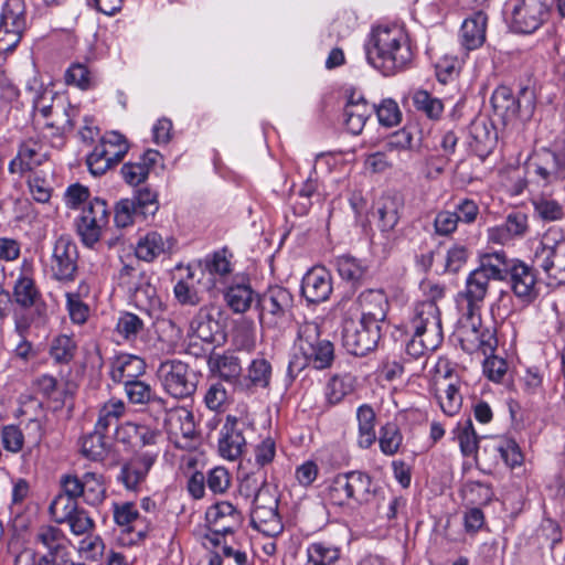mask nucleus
Instances as JSON below:
<instances>
[{"label":"nucleus","instance_id":"nucleus-1","mask_svg":"<svg viewBox=\"0 0 565 565\" xmlns=\"http://www.w3.org/2000/svg\"><path fill=\"white\" fill-rule=\"evenodd\" d=\"M365 54L367 62L384 76L405 71L414 55L407 34L397 25L374 28Z\"/></svg>","mask_w":565,"mask_h":565},{"label":"nucleus","instance_id":"nucleus-2","mask_svg":"<svg viewBox=\"0 0 565 565\" xmlns=\"http://www.w3.org/2000/svg\"><path fill=\"white\" fill-rule=\"evenodd\" d=\"M295 348L301 356L294 355L287 367V384H291L306 366L316 370L329 369L334 361V347L320 335V327L315 321L299 326Z\"/></svg>","mask_w":565,"mask_h":565},{"label":"nucleus","instance_id":"nucleus-3","mask_svg":"<svg viewBox=\"0 0 565 565\" xmlns=\"http://www.w3.org/2000/svg\"><path fill=\"white\" fill-rule=\"evenodd\" d=\"M405 333L411 335L406 354L413 359L435 351L443 342L441 320L438 307L431 302L416 303L404 323Z\"/></svg>","mask_w":565,"mask_h":565},{"label":"nucleus","instance_id":"nucleus-4","mask_svg":"<svg viewBox=\"0 0 565 565\" xmlns=\"http://www.w3.org/2000/svg\"><path fill=\"white\" fill-rule=\"evenodd\" d=\"M532 263L553 282L565 284V232L550 227L536 246Z\"/></svg>","mask_w":565,"mask_h":565},{"label":"nucleus","instance_id":"nucleus-5","mask_svg":"<svg viewBox=\"0 0 565 565\" xmlns=\"http://www.w3.org/2000/svg\"><path fill=\"white\" fill-rule=\"evenodd\" d=\"M294 307L292 294L285 287L271 286L257 296L256 308L262 329L280 332L288 323Z\"/></svg>","mask_w":565,"mask_h":565},{"label":"nucleus","instance_id":"nucleus-6","mask_svg":"<svg viewBox=\"0 0 565 565\" xmlns=\"http://www.w3.org/2000/svg\"><path fill=\"white\" fill-rule=\"evenodd\" d=\"M157 376L163 391L175 399L192 397L200 381V373L178 359L161 362Z\"/></svg>","mask_w":565,"mask_h":565},{"label":"nucleus","instance_id":"nucleus-7","mask_svg":"<svg viewBox=\"0 0 565 565\" xmlns=\"http://www.w3.org/2000/svg\"><path fill=\"white\" fill-rule=\"evenodd\" d=\"M119 279L120 286L134 305L150 317L158 318L162 310V301L149 277L130 265H124L119 271Z\"/></svg>","mask_w":565,"mask_h":565},{"label":"nucleus","instance_id":"nucleus-8","mask_svg":"<svg viewBox=\"0 0 565 565\" xmlns=\"http://www.w3.org/2000/svg\"><path fill=\"white\" fill-rule=\"evenodd\" d=\"M494 114L504 122H511L518 117L529 119L535 108V94L527 86L520 88L515 96L507 85L498 86L490 98Z\"/></svg>","mask_w":565,"mask_h":565},{"label":"nucleus","instance_id":"nucleus-9","mask_svg":"<svg viewBox=\"0 0 565 565\" xmlns=\"http://www.w3.org/2000/svg\"><path fill=\"white\" fill-rule=\"evenodd\" d=\"M129 150L126 137L118 131L107 132L87 156L86 164L93 175H103L118 164Z\"/></svg>","mask_w":565,"mask_h":565},{"label":"nucleus","instance_id":"nucleus-10","mask_svg":"<svg viewBox=\"0 0 565 565\" xmlns=\"http://www.w3.org/2000/svg\"><path fill=\"white\" fill-rule=\"evenodd\" d=\"M382 327L363 319L345 318L342 322V345L353 355L364 356L373 351L381 339Z\"/></svg>","mask_w":565,"mask_h":565},{"label":"nucleus","instance_id":"nucleus-11","mask_svg":"<svg viewBox=\"0 0 565 565\" xmlns=\"http://www.w3.org/2000/svg\"><path fill=\"white\" fill-rule=\"evenodd\" d=\"M552 14V0H513L511 28L531 34L546 23Z\"/></svg>","mask_w":565,"mask_h":565},{"label":"nucleus","instance_id":"nucleus-12","mask_svg":"<svg viewBox=\"0 0 565 565\" xmlns=\"http://www.w3.org/2000/svg\"><path fill=\"white\" fill-rule=\"evenodd\" d=\"M33 110L43 118L54 117L52 121L46 122L47 127H55L63 132L74 128L73 118L77 109L66 102L63 97H56L51 90H43L33 98Z\"/></svg>","mask_w":565,"mask_h":565},{"label":"nucleus","instance_id":"nucleus-13","mask_svg":"<svg viewBox=\"0 0 565 565\" xmlns=\"http://www.w3.org/2000/svg\"><path fill=\"white\" fill-rule=\"evenodd\" d=\"M26 28L24 0H7L0 14V52H10L19 44Z\"/></svg>","mask_w":565,"mask_h":565},{"label":"nucleus","instance_id":"nucleus-14","mask_svg":"<svg viewBox=\"0 0 565 565\" xmlns=\"http://www.w3.org/2000/svg\"><path fill=\"white\" fill-rule=\"evenodd\" d=\"M109 210L105 200L90 199L83 207L76 228L84 245L93 247L102 237V231L109 221Z\"/></svg>","mask_w":565,"mask_h":565},{"label":"nucleus","instance_id":"nucleus-15","mask_svg":"<svg viewBox=\"0 0 565 565\" xmlns=\"http://www.w3.org/2000/svg\"><path fill=\"white\" fill-rule=\"evenodd\" d=\"M278 499L267 487H260L254 495V508L250 513V524L267 536H276L282 531V524L277 511Z\"/></svg>","mask_w":565,"mask_h":565},{"label":"nucleus","instance_id":"nucleus-16","mask_svg":"<svg viewBox=\"0 0 565 565\" xmlns=\"http://www.w3.org/2000/svg\"><path fill=\"white\" fill-rule=\"evenodd\" d=\"M536 266L530 265L519 258H512L507 282L518 298L524 305H530L540 295Z\"/></svg>","mask_w":565,"mask_h":565},{"label":"nucleus","instance_id":"nucleus-17","mask_svg":"<svg viewBox=\"0 0 565 565\" xmlns=\"http://www.w3.org/2000/svg\"><path fill=\"white\" fill-rule=\"evenodd\" d=\"M78 252L76 243L67 235H61L54 243L50 268L57 281H74L77 273Z\"/></svg>","mask_w":565,"mask_h":565},{"label":"nucleus","instance_id":"nucleus-18","mask_svg":"<svg viewBox=\"0 0 565 565\" xmlns=\"http://www.w3.org/2000/svg\"><path fill=\"white\" fill-rule=\"evenodd\" d=\"M489 282L484 274L477 269L468 275L465 289L459 291L456 297L457 307L462 318L473 319L479 313L480 306L488 292Z\"/></svg>","mask_w":565,"mask_h":565},{"label":"nucleus","instance_id":"nucleus-19","mask_svg":"<svg viewBox=\"0 0 565 565\" xmlns=\"http://www.w3.org/2000/svg\"><path fill=\"white\" fill-rule=\"evenodd\" d=\"M245 424L232 415H227L220 431L218 451L228 460L237 459L246 447V439L243 435Z\"/></svg>","mask_w":565,"mask_h":565},{"label":"nucleus","instance_id":"nucleus-20","mask_svg":"<svg viewBox=\"0 0 565 565\" xmlns=\"http://www.w3.org/2000/svg\"><path fill=\"white\" fill-rule=\"evenodd\" d=\"M26 435L19 426L7 425L1 430L3 448L12 454L22 451L25 438L33 447H38L43 438V427L39 419H31L25 425Z\"/></svg>","mask_w":565,"mask_h":565},{"label":"nucleus","instance_id":"nucleus-21","mask_svg":"<svg viewBox=\"0 0 565 565\" xmlns=\"http://www.w3.org/2000/svg\"><path fill=\"white\" fill-rule=\"evenodd\" d=\"M113 514L115 523L122 527L124 532L136 535L135 541L146 539L152 529L151 521L141 516L132 502L114 503Z\"/></svg>","mask_w":565,"mask_h":565},{"label":"nucleus","instance_id":"nucleus-22","mask_svg":"<svg viewBox=\"0 0 565 565\" xmlns=\"http://www.w3.org/2000/svg\"><path fill=\"white\" fill-rule=\"evenodd\" d=\"M332 277L322 266L309 269L301 281V294L310 303L327 301L332 294Z\"/></svg>","mask_w":565,"mask_h":565},{"label":"nucleus","instance_id":"nucleus-23","mask_svg":"<svg viewBox=\"0 0 565 565\" xmlns=\"http://www.w3.org/2000/svg\"><path fill=\"white\" fill-rule=\"evenodd\" d=\"M527 232V215L521 211H513L507 215L502 224L488 230V239L494 244L507 245L523 238Z\"/></svg>","mask_w":565,"mask_h":565},{"label":"nucleus","instance_id":"nucleus-24","mask_svg":"<svg viewBox=\"0 0 565 565\" xmlns=\"http://www.w3.org/2000/svg\"><path fill=\"white\" fill-rule=\"evenodd\" d=\"M469 322V329L466 326L462 327L461 347L465 351L472 352L479 350L483 355H490L497 348V338L490 330H480V317L477 313L472 318H463Z\"/></svg>","mask_w":565,"mask_h":565},{"label":"nucleus","instance_id":"nucleus-25","mask_svg":"<svg viewBox=\"0 0 565 565\" xmlns=\"http://www.w3.org/2000/svg\"><path fill=\"white\" fill-rule=\"evenodd\" d=\"M361 318L364 321L381 326L385 321L388 311V299L382 289H366L358 297Z\"/></svg>","mask_w":565,"mask_h":565},{"label":"nucleus","instance_id":"nucleus-26","mask_svg":"<svg viewBox=\"0 0 565 565\" xmlns=\"http://www.w3.org/2000/svg\"><path fill=\"white\" fill-rule=\"evenodd\" d=\"M161 154L153 149L146 150L139 156L137 161H128L121 166L120 174L124 181L131 185L138 186L146 182L150 171L156 167L160 160Z\"/></svg>","mask_w":565,"mask_h":565},{"label":"nucleus","instance_id":"nucleus-27","mask_svg":"<svg viewBox=\"0 0 565 565\" xmlns=\"http://www.w3.org/2000/svg\"><path fill=\"white\" fill-rule=\"evenodd\" d=\"M156 457L150 454H142L131 458L121 466L118 480L127 490L136 491L145 481L149 470L154 463Z\"/></svg>","mask_w":565,"mask_h":565},{"label":"nucleus","instance_id":"nucleus-28","mask_svg":"<svg viewBox=\"0 0 565 565\" xmlns=\"http://www.w3.org/2000/svg\"><path fill=\"white\" fill-rule=\"evenodd\" d=\"M249 281L233 280L224 290L223 298L226 306L234 313H245L257 300V296Z\"/></svg>","mask_w":565,"mask_h":565},{"label":"nucleus","instance_id":"nucleus-29","mask_svg":"<svg viewBox=\"0 0 565 565\" xmlns=\"http://www.w3.org/2000/svg\"><path fill=\"white\" fill-rule=\"evenodd\" d=\"M174 244L173 237L164 238L160 233L151 231L139 238L135 254L138 259L150 263L160 255L171 252Z\"/></svg>","mask_w":565,"mask_h":565},{"label":"nucleus","instance_id":"nucleus-30","mask_svg":"<svg viewBox=\"0 0 565 565\" xmlns=\"http://www.w3.org/2000/svg\"><path fill=\"white\" fill-rule=\"evenodd\" d=\"M146 373V362L134 354H119L111 362L110 377L115 383L139 380Z\"/></svg>","mask_w":565,"mask_h":565},{"label":"nucleus","instance_id":"nucleus-31","mask_svg":"<svg viewBox=\"0 0 565 565\" xmlns=\"http://www.w3.org/2000/svg\"><path fill=\"white\" fill-rule=\"evenodd\" d=\"M487 22V14L482 11L475 12L462 22L459 38L467 51L477 50L484 43Z\"/></svg>","mask_w":565,"mask_h":565},{"label":"nucleus","instance_id":"nucleus-32","mask_svg":"<svg viewBox=\"0 0 565 565\" xmlns=\"http://www.w3.org/2000/svg\"><path fill=\"white\" fill-rule=\"evenodd\" d=\"M403 207V199L397 193L384 194L379 200L375 213L379 217L377 227L382 233H390L395 228L398 224Z\"/></svg>","mask_w":565,"mask_h":565},{"label":"nucleus","instance_id":"nucleus-33","mask_svg":"<svg viewBox=\"0 0 565 565\" xmlns=\"http://www.w3.org/2000/svg\"><path fill=\"white\" fill-rule=\"evenodd\" d=\"M164 428L170 435H181L185 439H193L196 430L193 414L184 407L163 411Z\"/></svg>","mask_w":565,"mask_h":565},{"label":"nucleus","instance_id":"nucleus-34","mask_svg":"<svg viewBox=\"0 0 565 565\" xmlns=\"http://www.w3.org/2000/svg\"><path fill=\"white\" fill-rule=\"evenodd\" d=\"M220 333V323L213 317L212 309L202 307L190 322L189 334L201 341L213 344Z\"/></svg>","mask_w":565,"mask_h":565},{"label":"nucleus","instance_id":"nucleus-35","mask_svg":"<svg viewBox=\"0 0 565 565\" xmlns=\"http://www.w3.org/2000/svg\"><path fill=\"white\" fill-rule=\"evenodd\" d=\"M126 396L131 404H149L154 411H166L167 401L153 394L151 386L140 380L122 384Z\"/></svg>","mask_w":565,"mask_h":565},{"label":"nucleus","instance_id":"nucleus-36","mask_svg":"<svg viewBox=\"0 0 565 565\" xmlns=\"http://www.w3.org/2000/svg\"><path fill=\"white\" fill-rule=\"evenodd\" d=\"M34 541L47 550L46 555L62 556L65 552H68L70 541L65 533L60 527L51 524L41 525L36 530Z\"/></svg>","mask_w":565,"mask_h":565},{"label":"nucleus","instance_id":"nucleus-37","mask_svg":"<svg viewBox=\"0 0 565 565\" xmlns=\"http://www.w3.org/2000/svg\"><path fill=\"white\" fill-rule=\"evenodd\" d=\"M511 259L512 258H509L504 252L486 254L480 258V265L476 269L484 274L489 281H503L507 280Z\"/></svg>","mask_w":565,"mask_h":565},{"label":"nucleus","instance_id":"nucleus-38","mask_svg":"<svg viewBox=\"0 0 565 565\" xmlns=\"http://www.w3.org/2000/svg\"><path fill=\"white\" fill-rule=\"evenodd\" d=\"M356 420L359 427L358 444L361 448L367 449L376 440V415L373 407L369 404L360 405L356 409Z\"/></svg>","mask_w":565,"mask_h":565},{"label":"nucleus","instance_id":"nucleus-39","mask_svg":"<svg viewBox=\"0 0 565 565\" xmlns=\"http://www.w3.org/2000/svg\"><path fill=\"white\" fill-rule=\"evenodd\" d=\"M350 472L351 478V491L353 493V502L358 504L370 503L377 493V486L374 483L372 477L361 470H352Z\"/></svg>","mask_w":565,"mask_h":565},{"label":"nucleus","instance_id":"nucleus-40","mask_svg":"<svg viewBox=\"0 0 565 565\" xmlns=\"http://www.w3.org/2000/svg\"><path fill=\"white\" fill-rule=\"evenodd\" d=\"M529 167L545 183L561 181L548 147L535 151L530 158Z\"/></svg>","mask_w":565,"mask_h":565},{"label":"nucleus","instance_id":"nucleus-41","mask_svg":"<svg viewBox=\"0 0 565 565\" xmlns=\"http://www.w3.org/2000/svg\"><path fill=\"white\" fill-rule=\"evenodd\" d=\"M335 267L340 277L352 286L359 285L367 274V266L351 255H341L335 258Z\"/></svg>","mask_w":565,"mask_h":565},{"label":"nucleus","instance_id":"nucleus-42","mask_svg":"<svg viewBox=\"0 0 565 565\" xmlns=\"http://www.w3.org/2000/svg\"><path fill=\"white\" fill-rule=\"evenodd\" d=\"M207 363L212 372L227 382L236 380L242 372L239 359L233 354H212Z\"/></svg>","mask_w":565,"mask_h":565},{"label":"nucleus","instance_id":"nucleus-43","mask_svg":"<svg viewBox=\"0 0 565 565\" xmlns=\"http://www.w3.org/2000/svg\"><path fill=\"white\" fill-rule=\"evenodd\" d=\"M354 377L351 374L334 375L326 385L324 396L330 406H334L343 401L354 390Z\"/></svg>","mask_w":565,"mask_h":565},{"label":"nucleus","instance_id":"nucleus-44","mask_svg":"<svg viewBox=\"0 0 565 565\" xmlns=\"http://www.w3.org/2000/svg\"><path fill=\"white\" fill-rule=\"evenodd\" d=\"M105 433L95 428L93 433L82 439L81 451L89 460L102 461L106 458L109 445L106 441Z\"/></svg>","mask_w":565,"mask_h":565},{"label":"nucleus","instance_id":"nucleus-45","mask_svg":"<svg viewBox=\"0 0 565 565\" xmlns=\"http://www.w3.org/2000/svg\"><path fill=\"white\" fill-rule=\"evenodd\" d=\"M373 113L374 108L369 104L345 105L343 116L348 131L360 135Z\"/></svg>","mask_w":565,"mask_h":565},{"label":"nucleus","instance_id":"nucleus-46","mask_svg":"<svg viewBox=\"0 0 565 565\" xmlns=\"http://www.w3.org/2000/svg\"><path fill=\"white\" fill-rule=\"evenodd\" d=\"M130 199L142 220L153 216L159 211L158 192L148 185L135 189Z\"/></svg>","mask_w":565,"mask_h":565},{"label":"nucleus","instance_id":"nucleus-47","mask_svg":"<svg viewBox=\"0 0 565 565\" xmlns=\"http://www.w3.org/2000/svg\"><path fill=\"white\" fill-rule=\"evenodd\" d=\"M231 257L232 254H227V249L223 248L206 255L201 266L212 277L223 278L232 273Z\"/></svg>","mask_w":565,"mask_h":565},{"label":"nucleus","instance_id":"nucleus-48","mask_svg":"<svg viewBox=\"0 0 565 565\" xmlns=\"http://www.w3.org/2000/svg\"><path fill=\"white\" fill-rule=\"evenodd\" d=\"M106 498V488L103 476L87 471L83 475V499L89 505H98Z\"/></svg>","mask_w":565,"mask_h":565},{"label":"nucleus","instance_id":"nucleus-49","mask_svg":"<svg viewBox=\"0 0 565 565\" xmlns=\"http://www.w3.org/2000/svg\"><path fill=\"white\" fill-rule=\"evenodd\" d=\"M126 409L121 399L111 398L99 409L96 429L107 431L110 427L117 428L118 419L124 415Z\"/></svg>","mask_w":565,"mask_h":565},{"label":"nucleus","instance_id":"nucleus-50","mask_svg":"<svg viewBox=\"0 0 565 565\" xmlns=\"http://www.w3.org/2000/svg\"><path fill=\"white\" fill-rule=\"evenodd\" d=\"M456 437L463 456L469 457L477 452L479 437L470 417L458 424L456 428Z\"/></svg>","mask_w":565,"mask_h":565},{"label":"nucleus","instance_id":"nucleus-51","mask_svg":"<svg viewBox=\"0 0 565 565\" xmlns=\"http://www.w3.org/2000/svg\"><path fill=\"white\" fill-rule=\"evenodd\" d=\"M413 104L415 108L419 111H423L430 119L440 118L444 111V104L441 99L431 96L425 89H417L413 94Z\"/></svg>","mask_w":565,"mask_h":565},{"label":"nucleus","instance_id":"nucleus-52","mask_svg":"<svg viewBox=\"0 0 565 565\" xmlns=\"http://www.w3.org/2000/svg\"><path fill=\"white\" fill-rule=\"evenodd\" d=\"M339 550L324 543H311L307 547V562L305 565H335L339 559Z\"/></svg>","mask_w":565,"mask_h":565},{"label":"nucleus","instance_id":"nucleus-53","mask_svg":"<svg viewBox=\"0 0 565 565\" xmlns=\"http://www.w3.org/2000/svg\"><path fill=\"white\" fill-rule=\"evenodd\" d=\"M271 364L264 358L255 359L247 369L248 386L267 388L271 379Z\"/></svg>","mask_w":565,"mask_h":565},{"label":"nucleus","instance_id":"nucleus-54","mask_svg":"<svg viewBox=\"0 0 565 565\" xmlns=\"http://www.w3.org/2000/svg\"><path fill=\"white\" fill-rule=\"evenodd\" d=\"M18 153L30 170L35 169L46 161L47 154L42 143L34 139H28L20 143Z\"/></svg>","mask_w":565,"mask_h":565},{"label":"nucleus","instance_id":"nucleus-55","mask_svg":"<svg viewBox=\"0 0 565 565\" xmlns=\"http://www.w3.org/2000/svg\"><path fill=\"white\" fill-rule=\"evenodd\" d=\"M535 214L544 222L561 221L565 216L564 206L551 198H539L532 201Z\"/></svg>","mask_w":565,"mask_h":565},{"label":"nucleus","instance_id":"nucleus-56","mask_svg":"<svg viewBox=\"0 0 565 565\" xmlns=\"http://www.w3.org/2000/svg\"><path fill=\"white\" fill-rule=\"evenodd\" d=\"M13 296L15 302L23 307L29 308L36 303L40 294L35 287L33 279L21 276L17 279L13 288Z\"/></svg>","mask_w":565,"mask_h":565},{"label":"nucleus","instance_id":"nucleus-57","mask_svg":"<svg viewBox=\"0 0 565 565\" xmlns=\"http://www.w3.org/2000/svg\"><path fill=\"white\" fill-rule=\"evenodd\" d=\"M403 441V436L395 423H386L380 429L379 445L386 456L395 455Z\"/></svg>","mask_w":565,"mask_h":565},{"label":"nucleus","instance_id":"nucleus-58","mask_svg":"<svg viewBox=\"0 0 565 565\" xmlns=\"http://www.w3.org/2000/svg\"><path fill=\"white\" fill-rule=\"evenodd\" d=\"M143 329V321L128 311L121 312L116 323V331L127 341H135Z\"/></svg>","mask_w":565,"mask_h":565},{"label":"nucleus","instance_id":"nucleus-59","mask_svg":"<svg viewBox=\"0 0 565 565\" xmlns=\"http://www.w3.org/2000/svg\"><path fill=\"white\" fill-rule=\"evenodd\" d=\"M77 501L60 493L54 498L49 507L51 515L56 523H65L67 519L78 509Z\"/></svg>","mask_w":565,"mask_h":565},{"label":"nucleus","instance_id":"nucleus-60","mask_svg":"<svg viewBox=\"0 0 565 565\" xmlns=\"http://www.w3.org/2000/svg\"><path fill=\"white\" fill-rule=\"evenodd\" d=\"M139 215L138 209L130 198L120 199L114 209V222L117 227H127L134 224Z\"/></svg>","mask_w":565,"mask_h":565},{"label":"nucleus","instance_id":"nucleus-61","mask_svg":"<svg viewBox=\"0 0 565 565\" xmlns=\"http://www.w3.org/2000/svg\"><path fill=\"white\" fill-rule=\"evenodd\" d=\"M122 430L128 435V437L134 439L135 445L142 447L154 445L160 435L156 429L135 423H127L122 427Z\"/></svg>","mask_w":565,"mask_h":565},{"label":"nucleus","instance_id":"nucleus-62","mask_svg":"<svg viewBox=\"0 0 565 565\" xmlns=\"http://www.w3.org/2000/svg\"><path fill=\"white\" fill-rule=\"evenodd\" d=\"M371 107L374 108V113L376 114L380 124L383 126L393 127L399 124L402 119L399 107L392 98H386L382 100L379 106L372 105Z\"/></svg>","mask_w":565,"mask_h":565},{"label":"nucleus","instance_id":"nucleus-63","mask_svg":"<svg viewBox=\"0 0 565 565\" xmlns=\"http://www.w3.org/2000/svg\"><path fill=\"white\" fill-rule=\"evenodd\" d=\"M76 344L74 340L65 334L54 339L50 354L57 363H68L75 354Z\"/></svg>","mask_w":565,"mask_h":565},{"label":"nucleus","instance_id":"nucleus-64","mask_svg":"<svg viewBox=\"0 0 565 565\" xmlns=\"http://www.w3.org/2000/svg\"><path fill=\"white\" fill-rule=\"evenodd\" d=\"M470 134L476 141V151H489L495 143V134L491 131L486 122H475L471 126Z\"/></svg>","mask_w":565,"mask_h":565}]
</instances>
